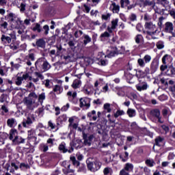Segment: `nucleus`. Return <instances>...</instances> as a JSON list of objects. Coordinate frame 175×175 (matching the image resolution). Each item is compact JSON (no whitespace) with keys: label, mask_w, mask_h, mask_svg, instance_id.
I'll return each instance as SVG.
<instances>
[{"label":"nucleus","mask_w":175,"mask_h":175,"mask_svg":"<svg viewBox=\"0 0 175 175\" xmlns=\"http://www.w3.org/2000/svg\"><path fill=\"white\" fill-rule=\"evenodd\" d=\"M102 166V163L99 160L96 159L93 161H87V167L90 172H98Z\"/></svg>","instance_id":"1"},{"label":"nucleus","mask_w":175,"mask_h":175,"mask_svg":"<svg viewBox=\"0 0 175 175\" xmlns=\"http://www.w3.org/2000/svg\"><path fill=\"white\" fill-rule=\"evenodd\" d=\"M25 105L27 106L29 110H33L35 107H38L39 106L38 103H36L35 100L33 98H29L26 97L24 98Z\"/></svg>","instance_id":"2"},{"label":"nucleus","mask_w":175,"mask_h":175,"mask_svg":"<svg viewBox=\"0 0 175 175\" xmlns=\"http://www.w3.org/2000/svg\"><path fill=\"white\" fill-rule=\"evenodd\" d=\"M36 65H42L43 72H47L51 68L50 64L46 61H43L42 59H38L36 62Z\"/></svg>","instance_id":"3"},{"label":"nucleus","mask_w":175,"mask_h":175,"mask_svg":"<svg viewBox=\"0 0 175 175\" xmlns=\"http://www.w3.org/2000/svg\"><path fill=\"white\" fill-rule=\"evenodd\" d=\"M80 102V107H86V109L90 108V106H91V99L88 98H81L79 100Z\"/></svg>","instance_id":"4"},{"label":"nucleus","mask_w":175,"mask_h":175,"mask_svg":"<svg viewBox=\"0 0 175 175\" xmlns=\"http://www.w3.org/2000/svg\"><path fill=\"white\" fill-rule=\"evenodd\" d=\"M12 39H16V35L14 33H10L8 36H1V42H3L4 43H12Z\"/></svg>","instance_id":"5"},{"label":"nucleus","mask_w":175,"mask_h":175,"mask_svg":"<svg viewBox=\"0 0 175 175\" xmlns=\"http://www.w3.org/2000/svg\"><path fill=\"white\" fill-rule=\"evenodd\" d=\"M83 137L85 146H91V142H92V140L94 139V135H90L89 136H87V134L83 133Z\"/></svg>","instance_id":"6"},{"label":"nucleus","mask_w":175,"mask_h":175,"mask_svg":"<svg viewBox=\"0 0 175 175\" xmlns=\"http://www.w3.org/2000/svg\"><path fill=\"white\" fill-rule=\"evenodd\" d=\"M173 23L170 22H167L165 23V32H169V33H172V36H175V33H173Z\"/></svg>","instance_id":"7"},{"label":"nucleus","mask_w":175,"mask_h":175,"mask_svg":"<svg viewBox=\"0 0 175 175\" xmlns=\"http://www.w3.org/2000/svg\"><path fill=\"white\" fill-rule=\"evenodd\" d=\"M137 91H144L148 88V85L146 82H143L139 85H136Z\"/></svg>","instance_id":"8"},{"label":"nucleus","mask_w":175,"mask_h":175,"mask_svg":"<svg viewBox=\"0 0 175 175\" xmlns=\"http://www.w3.org/2000/svg\"><path fill=\"white\" fill-rule=\"evenodd\" d=\"M109 9L113 13H118V12H120V5L116 4V3H112Z\"/></svg>","instance_id":"9"},{"label":"nucleus","mask_w":175,"mask_h":175,"mask_svg":"<svg viewBox=\"0 0 175 175\" xmlns=\"http://www.w3.org/2000/svg\"><path fill=\"white\" fill-rule=\"evenodd\" d=\"M36 46H37V47H40L41 49H43L44 46H46V41H44L43 38H40L37 40L36 42Z\"/></svg>","instance_id":"10"},{"label":"nucleus","mask_w":175,"mask_h":175,"mask_svg":"<svg viewBox=\"0 0 175 175\" xmlns=\"http://www.w3.org/2000/svg\"><path fill=\"white\" fill-rule=\"evenodd\" d=\"M12 143H15V144H21L25 143V139H23V137L18 138V136H15V138L12 139Z\"/></svg>","instance_id":"11"},{"label":"nucleus","mask_w":175,"mask_h":175,"mask_svg":"<svg viewBox=\"0 0 175 175\" xmlns=\"http://www.w3.org/2000/svg\"><path fill=\"white\" fill-rule=\"evenodd\" d=\"M150 114L156 118H159L161 116V111H159L158 109H154L150 111Z\"/></svg>","instance_id":"12"},{"label":"nucleus","mask_w":175,"mask_h":175,"mask_svg":"<svg viewBox=\"0 0 175 175\" xmlns=\"http://www.w3.org/2000/svg\"><path fill=\"white\" fill-rule=\"evenodd\" d=\"M32 120L31 119V118L27 117L26 120H24L23 122H22L23 124V126L24 128H27L28 126V125H31V124H32Z\"/></svg>","instance_id":"13"},{"label":"nucleus","mask_w":175,"mask_h":175,"mask_svg":"<svg viewBox=\"0 0 175 175\" xmlns=\"http://www.w3.org/2000/svg\"><path fill=\"white\" fill-rule=\"evenodd\" d=\"M16 134H17V130L16 129H12L10 132V137L9 139L10 140H14V139H16ZM14 137V139H13Z\"/></svg>","instance_id":"14"},{"label":"nucleus","mask_w":175,"mask_h":175,"mask_svg":"<svg viewBox=\"0 0 175 175\" xmlns=\"http://www.w3.org/2000/svg\"><path fill=\"white\" fill-rule=\"evenodd\" d=\"M163 140H164L163 137H157L155 139V144L159 147H161V146H162V143H163Z\"/></svg>","instance_id":"15"},{"label":"nucleus","mask_w":175,"mask_h":175,"mask_svg":"<svg viewBox=\"0 0 175 175\" xmlns=\"http://www.w3.org/2000/svg\"><path fill=\"white\" fill-rule=\"evenodd\" d=\"M81 139H77L75 142L72 144V147L75 148H81Z\"/></svg>","instance_id":"16"},{"label":"nucleus","mask_w":175,"mask_h":175,"mask_svg":"<svg viewBox=\"0 0 175 175\" xmlns=\"http://www.w3.org/2000/svg\"><path fill=\"white\" fill-rule=\"evenodd\" d=\"M15 122L16 120H14V118H10L7 120V125L10 126V128H13Z\"/></svg>","instance_id":"17"},{"label":"nucleus","mask_w":175,"mask_h":175,"mask_svg":"<svg viewBox=\"0 0 175 175\" xmlns=\"http://www.w3.org/2000/svg\"><path fill=\"white\" fill-rule=\"evenodd\" d=\"M42 31H43L44 36H47V35H49V31H50V27L49 25H45L43 26Z\"/></svg>","instance_id":"18"},{"label":"nucleus","mask_w":175,"mask_h":175,"mask_svg":"<svg viewBox=\"0 0 175 175\" xmlns=\"http://www.w3.org/2000/svg\"><path fill=\"white\" fill-rule=\"evenodd\" d=\"M32 29H33V31L34 32L37 31V32H38V33H40V32L42 31V29H41V27H40V24H39V23H36L35 27H33Z\"/></svg>","instance_id":"19"},{"label":"nucleus","mask_w":175,"mask_h":175,"mask_svg":"<svg viewBox=\"0 0 175 175\" xmlns=\"http://www.w3.org/2000/svg\"><path fill=\"white\" fill-rule=\"evenodd\" d=\"M83 38H84L83 44H85V45L88 44V43H90L91 42V38H90V36L84 34Z\"/></svg>","instance_id":"20"},{"label":"nucleus","mask_w":175,"mask_h":175,"mask_svg":"<svg viewBox=\"0 0 175 175\" xmlns=\"http://www.w3.org/2000/svg\"><path fill=\"white\" fill-rule=\"evenodd\" d=\"M81 84V81L79 79H76L74 81L72 85V87L74 88L75 89L79 88V85H80Z\"/></svg>","instance_id":"21"},{"label":"nucleus","mask_w":175,"mask_h":175,"mask_svg":"<svg viewBox=\"0 0 175 175\" xmlns=\"http://www.w3.org/2000/svg\"><path fill=\"white\" fill-rule=\"evenodd\" d=\"M70 159L72 161L74 166H79L80 165V162L79 161L76 160V157H70Z\"/></svg>","instance_id":"22"},{"label":"nucleus","mask_w":175,"mask_h":175,"mask_svg":"<svg viewBox=\"0 0 175 175\" xmlns=\"http://www.w3.org/2000/svg\"><path fill=\"white\" fill-rule=\"evenodd\" d=\"M150 69L152 72H157V69H158V63L157 62H152L150 65Z\"/></svg>","instance_id":"23"},{"label":"nucleus","mask_w":175,"mask_h":175,"mask_svg":"<svg viewBox=\"0 0 175 175\" xmlns=\"http://www.w3.org/2000/svg\"><path fill=\"white\" fill-rule=\"evenodd\" d=\"M118 51L117 49H115L113 51H111L107 55L108 58H111V57H115L116 55H118Z\"/></svg>","instance_id":"24"},{"label":"nucleus","mask_w":175,"mask_h":175,"mask_svg":"<svg viewBox=\"0 0 175 175\" xmlns=\"http://www.w3.org/2000/svg\"><path fill=\"white\" fill-rule=\"evenodd\" d=\"M127 114L129 117H135V116H136V111L135 109H129L127 111Z\"/></svg>","instance_id":"25"},{"label":"nucleus","mask_w":175,"mask_h":175,"mask_svg":"<svg viewBox=\"0 0 175 175\" xmlns=\"http://www.w3.org/2000/svg\"><path fill=\"white\" fill-rule=\"evenodd\" d=\"M8 22L3 21V18H1L0 26L2 27L4 29H8Z\"/></svg>","instance_id":"26"},{"label":"nucleus","mask_w":175,"mask_h":175,"mask_svg":"<svg viewBox=\"0 0 175 175\" xmlns=\"http://www.w3.org/2000/svg\"><path fill=\"white\" fill-rule=\"evenodd\" d=\"M133 170V165H132L131 163L126 164V165L124 167V170H126V172H129Z\"/></svg>","instance_id":"27"},{"label":"nucleus","mask_w":175,"mask_h":175,"mask_svg":"<svg viewBox=\"0 0 175 175\" xmlns=\"http://www.w3.org/2000/svg\"><path fill=\"white\" fill-rule=\"evenodd\" d=\"M117 25H118V19H115L111 21V29H116Z\"/></svg>","instance_id":"28"},{"label":"nucleus","mask_w":175,"mask_h":175,"mask_svg":"<svg viewBox=\"0 0 175 175\" xmlns=\"http://www.w3.org/2000/svg\"><path fill=\"white\" fill-rule=\"evenodd\" d=\"M154 27H155V25H154L152 22L146 23L145 24V28H146V29H152Z\"/></svg>","instance_id":"29"},{"label":"nucleus","mask_w":175,"mask_h":175,"mask_svg":"<svg viewBox=\"0 0 175 175\" xmlns=\"http://www.w3.org/2000/svg\"><path fill=\"white\" fill-rule=\"evenodd\" d=\"M44 99H46V95L44 93H42L38 96V102H40V103H43V100H44Z\"/></svg>","instance_id":"30"},{"label":"nucleus","mask_w":175,"mask_h":175,"mask_svg":"<svg viewBox=\"0 0 175 175\" xmlns=\"http://www.w3.org/2000/svg\"><path fill=\"white\" fill-rule=\"evenodd\" d=\"M124 3L126 5H124ZM129 3H130L129 0H120L121 8H125V6H128Z\"/></svg>","instance_id":"31"},{"label":"nucleus","mask_w":175,"mask_h":175,"mask_svg":"<svg viewBox=\"0 0 175 175\" xmlns=\"http://www.w3.org/2000/svg\"><path fill=\"white\" fill-rule=\"evenodd\" d=\"M35 76H36L37 79H39L40 80H44V76H43V75H42V73L39 72H34Z\"/></svg>","instance_id":"32"},{"label":"nucleus","mask_w":175,"mask_h":175,"mask_svg":"<svg viewBox=\"0 0 175 175\" xmlns=\"http://www.w3.org/2000/svg\"><path fill=\"white\" fill-rule=\"evenodd\" d=\"M157 48L159 49V50L163 49L165 47V45L163 44V42L162 41H159L156 44Z\"/></svg>","instance_id":"33"},{"label":"nucleus","mask_w":175,"mask_h":175,"mask_svg":"<svg viewBox=\"0 0 175 175\" xmlns=\"http://www.w3.org/2000/svg\"><path fill=\"white\" fill-rule=\"evenodd\" d=\"M59 151H62V152L64 153L68 152V149H66V148L65 147V145L62 144L59 146Z\"/></svg>","instance_id":"34"},{"label":"nucleus","mask_w":175,"mask_h":175,"mask_svg":"<svg viewBox=\"0 0 175 175\" xmlns=\"http://www.w3.org/2000/svg\"><path fill=\"white\" fill-rule=\"evenodd\" d=\"M175 75V68H169L168 69V76H174Z\"/></svg>","instance_id":"35"},{"label":"nucleus","mask_w":175,"mask_h":175,"mask_svg":"<svg viewBox=\"0 0 175 175\" xmlns=\"http://www.w3.org/2000/svg\"><path fill=\"white\" fill-rule=\"evenodd\" d=\"M144 60L145 64H148V62H150V61H151V56L148 55H146L144 57Z\"/></svg>","instance_id":"36"},{"label":"nucleus","mask_w":175,"mask_h":175,"mask_svg":"<svg viewBox=\"0 0 175 175\" xmlns=\"http://www.w3.org/2000/svg\"><path fill=\"white\" fill-rule=\"evenodd\" d=\"M15 83L16 85H21L23 83V78L21 77H18Z\"/></svg>","instance_id":"37"},{"label":"nucleus","mask_w":175,"mask_h":175,"mask_svg":"<svg viewBox=\"0 0 175 175\" xmlns=\"http://www.w3.org/2000/svg\"><path fill=\"white\" fill-rule=\"evenodd\" d=\"M16 24H18V25H16L15 27L16 29H21V27L20 25H21L23 24V21H21L20 19H18L16 21Z\"/></svg>","instance_id":"38"},{"label":"nucleus","mask_w":175,"mask_h":175,"mask_svg":"<svg viewBox=\"0 0 175 175\" xmlns=\"http://www.w3.org/2000/svg\"><path fill=\"white\" fill-rule=\"evenodd\" d=\"M56 49H57L56 54L57 55H59V54H61V51H62V45H56Z\"/></svg>","instance_id":"39"},{"label":"nucleus","mask_w":175,"mask_h":175,"mask_svg":"<svg viewBox=\"0 0 175 175\" xmlns=\"http://www.w3.org/2000/svg\"><path fill=\"white\" fill-rule=\"evenodd\" d=\"M138 64L141 66V68L144 67L146 64L144 63V60L143 59H138L137 60Z\"/></svg>","instance_id":"40"},{"label":"nucleus","mask_w":175,"mask_h":175,"mask_svg":"<svg viewBox=\"0 0 175 175\" xmlns=\"http://www.w3.org/2000/svg\"><path fill=\"white\" fill-rule=\"evenodd\" d=\"M30 99H32L33 98L34 99H38V95L35 94V92H31L29 94V96L27 97Z\"/></svg>","instance_id":"41"},{"label":"nucleus","mask_w":175,"mask_h":175,"mask_svg":"<svg viewBox=\"0 0 175 175\" xmlns=\"http://www.w3.org/2000/svg\"><path fill=\"white\" fill-rule=\"evenodd\" d=\"M104 109L107 111L108 113H110L111 111V109H110V104L106 103L104 105Z\"/></svg>","instance_id":"42"},{"label":"nucleus","mask_w":175,"mask_h":175,"mask_svg":"<svg viewBox=\"0 0 175 175\" xmlns=\"http://www.w3.org/2000/svg\"><path fill=\"white\" fill-rule=\"evenodd\" d=\"M142 39H143V36L142 35L138 34L137 36H136L135 37L136 43H140V40H142Z\"/></svg>","instance_id":"43"},{"label":"nucleus","mask_w":175,"mask_h":175,"mask_svg":"<svg viewBox=\"0 0 175 175\" xmlns=\"http://www.w3.org/2000/svg\"><path fill=\"white\" fill-rule=\"evenodd\" d=\"M146 165H148V166H150V167H152V166H154V161L150 159H147L146 161Z\"/></svg>","instance_id":"44"},{"label":"nucleus","mask_w":175,"mask_h":175,"mask_svg":"<svg viewBox=\"0 0 175 175\" xmlns=\"http://www.w3.org/2000/svg\"><path fill=\"white\" fill-rule=\"evenodd\" d=\"M165 20L163 16H161L159 18L158 25L161 28L162 27V21Z\"/></svg>","instance_id":"45"},{"label":"nucleus","mask_w":175,"mask_h":175,"mask_svg":"<svg viewBox=\"0 0 175 175\" xmlns=\"http://www.w3.org/2000/svg\"><path fill=\"white\" fill-rule=\"evenodd\" d=\"M100 38H110V33H109L107 31H105L100 35Z\"/></svg>","instance_id":"46"},{"label":"nucleus","mask_w":175,"mask_h":175,"mask_svg":"<svg viewBox=\"0 0 175 175\" xmlns=\"http://www.w3.org/2000/svg\"><path fill=\"white\" fill-rule=\"evenodd\" d=\"M54 92H61V86L56 85L55 88H53Z\"/></svg>","instance_id":"47"},{"label":"nucleus","mask_w":175,"mask_h":175,"mask_svg":"<svg viewBox=\"0 0 175 175\" xmlns=\"http://www.w3.org/2000/svg\"><path fill=\"white\" fill-rule=\"evenodd\" d=\"M169 90L174 94V96H175V85L170 86Z\"/></svg>","instance_id":"48"},{"label":"nucleus","mask_w":175,"mask_h":175,"mask_svg":"<svg viewBox=\"0 0 175 175\" xmlns=\"http://www.w3.org/2000/svg\"><path fill=\"white\" fill-rule=\"evenodd\" d=\"M137 18V16L135 14H132L130 16V20L131 21H136Z\"/></svg>","instance_id":"49"},{"label":"nucleus","mask_w":175,"mask_h":175,"mask_svg":"<svg viewBox=\"0 0 175 175\" xmlns=\"http://www.w3.org/2000/svg\"><path fill=\"white\" fill-rule=\"evenodd\" d=\"M21 39H22V40H24L25 39H27L28 40H31V36H29L28 35H26V36L22 35Z\"/></svg>","instance_id":"50"},{"label":"nucleus","mask_w":175,"mask_h":175,"mask_svg":"<svg viewBox=\"0 0 175 175\" xmlns=\"http://www.w3.org/2000/svg\"><path fill=\"white\" fill-rule=\"evenodd\" d=\"M29 59L31 61H35V55L33 53L29 54Z\"/></svg>","instance_id":"51"},{"label":"nucleus","mask_w":175,"mask_h":175,"mask_svg":"<svg viewBox=\"0 0 175 175\" xmlns=\"http://www.w3.org/2000/svg\"><path fill=\"white\" fill-rule=\"evenodd\" d=\"M166 69H167V65H161L160 67V70H161V72H165Z\"/></svg>","instance_id":"52"},{"label":"nucleus","mask_w":175,"mask_h":175,"mask_svg":"<svg viewBox=\"0 0 175 175\" xmlns=\"http://www.w3.org/2000/svg\"><path fill=\"white\" fill-rule=\"evenodd\" d=\"M110 14H107V15H102V18L103 20H108L109 18H110Z\"/></svg>","instance_id":"53"},{"label":"nucleus","mask_w":175,"mask_h":175,"mask_svg":"<svg viewBox=\"0 0 175 175\" xmlns=\"http://www.w3.org/2000/svg\"><path fill=\"white\" fill-rule=\"evenodd\" d=\"M68 44L70 47H71V49H72V47H75V42H73V40L68 41Z\"/></svg>","instance_id":"54"},{"label":"nucleus","mask_w":175,"mask_h":175,"mask_svg":"<svg viewBox=\"0 0 175 175\" xmlns=\"http://www.w3.org/2000/svg\"><path fill=\"white\" fill-rule=\"evenodd\" d=\"M167 57H169L168 55H165L162 58V62L164 65H166V58H167Z\"/></svg>","instance_id":"55"},{"label":"nucleus","mask_w":175,"mask_h":175,"mask_svg":"<svg viewBox=\"0 0 175 175\" xmlns=\"http://www.w3.org/2000/svg\"><path fill=\"white\" fill-rule=\"evenodd\" d=\"M25 4L24 3H22L21 4V12H25Z\"/></svg>","instance_id":"56"},{"label":"nucleus","mask_w":175,"mask_h":175,"mask_svg":"<svg viewBox=\"0 0 175 175\" xmlns=\"http://www.w3.org/2000/svg\"><path fill=\"white\" fill-rule=\"evenodd\" d=\"M120 175H129V173L125 171V170H122L120 172Z\"/></svg>","instance_id":"57"},{"label":"nucleus","mask_w":175,"mask_h":175,"mask_svg":"<svg viewBox=\"0 0 175 175\" xmlns=\"http://www.w3.org/2000/svg\"><path fill=\"white\" fill-rule=\"evenodd\" d=\"M104 174L107 175L109 173H110V168L106 167L104 169Z\"/></svg>","instance_id":"58"},{"label":"nucleus","mask_w":175,"mask_h":175,"mask_svg":"<svg viewBox=\"0 0 175 175\" xmlns=\"http://www.w3.org/2000/svg\"><path fill=\"white\" fill-rule=\"evenodd\" d=\"M68 109H69V104H66V106L63 107L61 110L62 111H66V110H68Z\"/></svg>","instance_id":"59"},{"label":"nucleus","mask_w":175,"mask_h":175,"mask_svg":"<svg viewBox=\"0 0 175 175\" xmlns=\"http://www.w3.org/2000/svg\"><path fill=\"white\" fill-rule=\"evenodd\" d=\"M145 5H146V6H151V5H154V2L146 1H145Z\"/></svg>","instance_id":"60"},{"label":"nucleus","mask_w":175,"mask_h":175,"mask_svg":"<svg viewBox=\"0 0 175 175\" xmlns=\"http://www.w3.org/2000/svg\"><path fill=\"white\" fill-rule=\"evenodd\" d=\"M1 110H3L5 113H8L9 109H8V107L5 105H2Z\"/></svg>","instance_id":"61"},{"label":"nucleus","mask_w":175,"mask_h":175,"mask_svg":"<svg viewBox=\"0 0 175 175\" xmlns=\"http://www.w3.org/2000/svg\"><path fill=\"white\" fill-rule=\"evenodd\" d=\"M131 129H133V130L136 129V128H137V124H136L135 122H133L131 124Z\"/></svg>","instance_id":"62"},{"label":"nucleus","mask_w":175,"mask_h":175,"mask_svg":"<svg viewBox=\"0 0 175 175\" xmlns=\"http://www.w3.org/2000/svg\"><path fill=\"white\" fill-rule=\"evenodd\" d=\"M10 48L12 49V50H17V49H18V47H17V46H16L13 44H11L10 45Z\"/></svg>","instance_id":"63"},{"label":"nucleus","mask_w":175,"mask_h":175,"mask_svg":"<svg viewBox=\"0 0 175 175\" xmlns=\"http://www.w3.org/2000/svg\"><path fill=\"white\" fill-rule=\"evenodd\" d=\"M162 114L163 117H167V109H163Z\"/></svg>","instance_id":"64"}]
</instances>
